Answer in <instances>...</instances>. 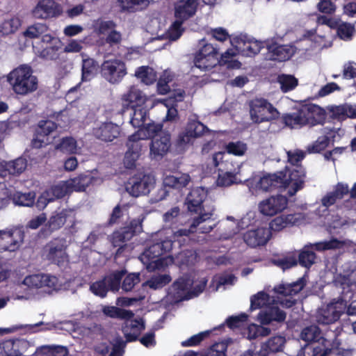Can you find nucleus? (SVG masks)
<instances>
[{
	"mask_svg": "<svg viewBox=\"0 0 356 356\" xmlns=\"http://www.w3.org/2000/svg\"><path fill=\"white\" fill-rule=\"evenodd\" d=\"M171 281L168 275H159L153 276L149 280L143 284V286H149L150 289L156 290L168 284Z\"/></svg>",
	"mask_w": 356,
	"mask_h": 356,
	"instance_id": "50",
	"label": "nucleus"
},
{
	"mask_svg": "<svg viewBox=\"0 0 356 356\" xmlns=\"http://www.w3.org/2000/svg\"><path fill=\"white\" fill-rule=\"evenodd\" d=\"M198 0H179L175 3V17L176 21L169 31V37L172 40H177L181 35L183 22L193 17L197 10Z\"/></svg>",
	"mask_w": 356,
	"mask_h": 356,
	"instance_id": "5",
	"label": "nucleus"
},
{
	"mask_svg": "<svg viewBox=\"0 0 356 356\" xmlns=\"http://www.w3.org/2000/svg\"><path fill=\"white\" fill-rule=\"evenodd\" d=\"M183 281H175L168 289V294L166 296L167 301L170 303H177L184 300H187L183 290L180 289L179 286Z\"/></svg>",
	"mask_w": 356,
	"mask_h": 356,
	"instance_id": "42",
	"label": "nucleus"
},
{
	"mask_svg": "<svg viewBox=\"0 0 356 356\" xmlns=\"http://www.w3.org/2000/svg\"><path fill=\"white\" fill-rule=\"evenodd\" d=\"M286 341V338L284 335H273L262 343L259 355L260 356H268L272 353L282 352Z\"/></svg>",
	"mask_w": 356,
	"mask_h": 356,
	"instance_id": "24",
	"label": "nucleus"
},
{
	"mask_svg": "<svg viewBox=\"0 0 356 356\" xmlns=\"http://www.w3.org/2000/svg\"><path fill=\"white\" fill-rule=\"evenodd\" d=\"M142 140H143L138 137L136 133L130 136L126 144L127 147L126 152L140 156L143 147Z\"/></svg>",
	"mask_w": 356,
	"mask_h": 356,
	"instance_id": "48",
	"label": "nucleus"
},
{
	"mask_svg": "<svg viewBox=\"0 0 356 356\" xmlns=\"http://www.w3.org/2000/svg\"><path fill=\"white\" fill-rule=\"evenodd\" d=\"M155 184L151 175H136L129 178L126 184V191L133 197L146 195L149 193Z\"/></svg>",
	"mask_w": 356,
	"mask_h": 356,
	"instance_id": "12",
	"label": "nucleus"
},
{
	"mask_svg": "<svg viewBox=\"0 0 356 356\" xmlns=\"http://www.w3.org/2000/svg\"><path fill=\"white\" fill-rule=\"evenodd\" d=\"M307 281L304 277H300L297 281L290 284L282 283L274 286L273 291L277 298L289 297L280 301V304L286 308L293 307L297 300L293 298L294 296L300 293L306 286Z\"/></svg>",
	"mask_w": 356,
	"mask_h": 356,
	"instance_id": "9",
	"label": "nucleus"
},
{
	"mask_svg": "<svg viewBox=\"0 0 356 356\" xmlns=\"http://www.w3.org/2000/svg\"><path fill=\"white\" fill-rule=\"evenodd\" d=\"M100 68L102 77L112 84L119 83L127 74L125 63L120 59L105 60Z\"/></svg>",
	"mask_w": 356,
	"mask_h": 356,
	"instance_id": "13",
	"label": "nucleus"
},
{
	"mask_svg": "<svg viewBox=\"0 0 356 356\" xmlns=\"http://www.w3.org/2000/svg\"><path fill=\"white\" fill-rule=\"evenodd\" d=\"M235 280L236 277L233 274L223 273L214 277L213 284L210 287H212L213 291H217L222 286L233 284Z\"/></svg>",
	"mask_w": 356,
	"mask_h": 356,
	"instance_id": "51",
	"label": "nucleus"
},
{
	"mask_svg": "<svg viewBox=\"0 0 356 356\" xmlns=\"http://www.w3.org/2000/svg\"><path fill=\"white\" fill-rule=\"evenodd\" d=\"M349 193L348 186L345 184L338 183L334 189L327 193L322 199L321 204L327 208L334 205L338 200H341Z\"/></svg>",
	"mask_w": 356,
	"mask_h": 356,
	"instance_id": "31",
	"label": "nucleus"
},
{
	"mask_svg": "<svg viewBox=\"0 0 356 356\" xmlns=\"http://www.w3.org/2000/svg\"><path fill=\"white\" fill-rule=\"evenodd\" d=\"M270 238V229L258 227L246 232V245L252 248L264 245Z\"/></svg>",
	"mask_w": 356,
	"mask_h": 356,
	"instance_id": "26",
	"label": "nucleus"
},
{
	"mask_svg": "<svg viewBox=\"0 0 356 356\" xmlns=\"http://www.w3.org/2000/svg\"><path fill=\"white\" fill-rule=\"evenodd\" d=\"M142 230V220L134 219L128 225L114 232L111 242L114 247H119L115 254L120 255L127 247V245H122V243L131 240L134 236L140 233Z\"/></svg>",
	"mask_w": 356,
	"mask_h": 356,
	"instance_id": "10",
	"label": "nucleus"
},
{
	"mask_svg": "<svg viewBox=\"0 0 356 356\" xmlns=\"http://www.w3.org/2000/svg\"><path fill=\"white\" fill-rule=\"evenodd\" d=\"M143 330H145V325L142 319H135L127 321L125 323V326L123 327V332L127 341H136L140 332Z\"/></svg>",
	"mask_w": 356,
	"mask_h": 356,
	"instance_id": "34",
	"label": "nucleus"
},
{
	"mask_svg": "<svg viewBox=\"0 0 356 356\" xmlns=\"http://www.w3.org/2000/svg\"><path fill=\"white\" fill-rule=\"evenodd\" d=\"M21 25L20 19L18 17H12L6 19L0 26V32L3 35H9L15 33Z\"/></svg>",
	"mask_w": 356,
	"mask_h": 356,
	"instance_id": "55",
	"label": "nucleus"
},
{
	"mask_svg": "<svg viewBox=\"0 0 356 356\" xmlns=\"http://www.w3.org/2000/svg\"><path fill=\"white\" fill-rule=\"evenodd\" d=\"M278 81L281 85V90L284 92L291 91L298 86V79L293 75H280Z\"/></svg>",
	"mask_w": 356,
	"mask_h": 356,
	"instance_id": "54",
	"label": "nucleus"
},
{
	"mask_svg": "<svg viewBox=\"0 0 356 356\" xmlns=\"http://www.w3.org/2000/svg\"><path fill=\"white\" fill-rule=\"evenodd\" d=\"M186 129L193 138L202 136L205 132L209 131L208 128L197 120H191L188 122Z\"/></svg>",
	"mask_w": 356,
	"mask_h": 356,
	"instance_id": "56",
	"label": "nucleus"
},
{
	"mask_svg": "<svg viewBox=\"0 0 356 356\" xmlns=\"http://www.w3.org/2000/svg\"><path fill=\"white\" fill-rule=\"evenodd\" d=\"M24 232L19 228L0 230V252H15L23 243Z\"/></svg>",
	"mask_w": 356,
	"mask_h": 356,
	"instance_id": "14",
	"label": "nucleus"
},
{
	"mask_svg": "<svg viewBox=\"0 0 356 356\" xmlns=\"http://www.w3.org/2000/svg\"><path fill=\"white\" fill-rule=\"evenodd\" d=\"M355 31V26L347 22H343L337 27L338 36L343 40H350Z\"/></svg>",
	"mask_w": 356,
	"mask_h": 356,
	"instance_id": "58",
	"label": "nucleus"
},
{
	"mask_svg": "<svg viewBox=\"0 0 356 356\" xmlns=\"http://www.w3.org/2000/svg\"><path fill=\"white\" fill-rule=\"evenodd\" d=\"M282 178L279 171L273 174H267L260 178L256 185V188L263 191H272L275 189H283Z\"/></svg>",
	"mask_w": 356,
	"mask_h": 356,
	"instance_id": "30",
	"label": "nucleus"
},
{
	"mask_svg": "<svg viewBox=\"0 0 356 356\" xmlns=\"http://www.w3.org/2000/svg\"><path fill=\"white\" fill-rule=\"evenodd\" d=\"M205 197L206 193L203 188H197L193 189L186 197V204L188 211L197 213L198 216H201L204 213H209L211 217L213 209H212L209 211H206L204 206L202 205Z\"/></svg>",
	"mask_w": 356,
	"mask_h": 356,
	"instance_id": "17",
	"label": "nucleus"
},
{
	"mask_svg": "<svg viewBox=\"0 0 356 356\" xmlns=\"http://www.w3.org/2000/svg\"><path fill=\"white\" fill-rule=\"evenodd\" d=\"M191 181L188 174L166 176L163 179L165 186L170 188H181L186 186Z\"/></svg>",
	"mask_w": 356,
	"mask_h": 356,
	"instance_id": "38",
	"label": "nucleus"
},
{
	"mask_svg": "<svg viewBox=\"0 0 356 356\" xmlns=\"http://www.w3.org/2000/svg\"><path fill=\"white\" fill-rule=\"evenodd\" d=\"M237 173L231 172L220 173L217 179V185L220 186H229L232 184L237 183Z\"/></svg>",
	"mask_w": 356,
	"mask_h": 356,
	"instance_id": "61",
	"label": "nucleus"
},
{
	"mask_svg": "<svg viewBox=\"0 0 356 356\" xmlns=\"http://www.w3.org/2000/svg\"><path fill=\"white\" fill-rule=\"evenodd\" d=\"M264 325L250 324L246 327L249 339H254L259 337H266L270 334V329L264 326Z\"/></svg>",
	"mask_w": 356,
	"mask_h": 356,
	"instance_id": "49",
	"label": "nucleus"
},
{
	"mask_svg": "<svg viewBox=\"0 0 356 356\" xmlns=\"http://www.w3.org/2000/svg\"><path fill=\"white\" fill-rule=\"evenodd\" d=\"M250 115L254 123H261L276 120L280 112L267 99L257 98L250 102Z\"/></svg>",
	"mask_w": 356,
	"mask_h": 356,
	"instance_id": "6",
	"label": "nucleus"
},
{
	"mask_svg": "<svg viewBox=\"0 0 356 356\" xmlns=\"http://www.w3.org/2000/svg\"><path fill=\"white\" fill-rule=\"evenodd\" d=\"M300 337L307 342L300 351L302 356H326L330 352V349L324 344L326 339L321 336V331L317 325L306 327L301 332Z\"/></svg>",
	"mask_w": 356,
	"mask_h": 356,
	"instance_id": "4",
	"label": "nucleus"
},
{
	"mask_svg": "<svg viewBox=\"0 0 356 356\" xmlns=\"http://www.w3.org/2000/svg\"><path fill=\"white\" fill-rule=\"evenodd\" d=\"M36 19H47L59 13L58 5L53 0H41L32 11Z\"/></svg>",
	"mask_w": 356,
	"mask_h": 356,
	"instance_id": "25",
	"label": "nucleus"
},
{
	"mask_svg": "<svg viewBox=\"0 0 356 356\" xmlns=\"http://www.w3.org/2000/svg\"><path fill=\"white\" fill-rule=\"evenodd\" d=\"M346 309V300L342 298L333 300L329 304L318 310L317 321L318 323L329 325L337 321Z\"/></svg>",
	"mask_w": 356,
	"mask_h": 356,
	"instance_id": "11",
	"label": "nucleus"
},
{
	"mask_svg": "<svg viewBox=\"0 0 356 356\" xmlns=\"http://www.w3.org/2000/svg\"><path fill=\"white\" fill-rule=\"evenodd\" d=\"M18 345L11 341L0 343V356H19L21 353L16 349Z\"/></svg>",
	"mask_w": 356,
	"mask_h": 356,
	"instance_id": "59",
	"label": "nucleus"
},
{
	"mask_svg": "<svg viewBox=\"0 0 356 356\" xmlns=\"http://www.w3.org/2000/svg\"><path fill=\"white\" fill-rule=\"evenodd\" d=\"M66 240L63 238H56L49 242L44 248L46 258L51 262L60 265L66 261Z\"/></svg>",
	"mask_w": 356,
	"mask_h": 356,
	"instance_id": "15",
	"label": "nucleus"
},
{
	"mask_svg": "<svg viewBox=\"0 0 356 356\" xmlns=\"http://www.w3.org/2000/svg\"><path fill=\"white\" fill-rule=\"evenodd\" d=\"M170 145V134L161 132L153 138L150 145V152L154 156H163L168 151Z\"/></svg>",
	"mask_w": 356,
	"mask_h": 356,
	"instance_id": "28",
	"label": "nucleus"
},
{
	"mask_svg": "<svg viewBox=\"0 0 356 356\" xmlns=\"http://www.w3.org/2000/svg\"><path fill=\"white\" fill-rule=\"evenodd\" d=\"M98 63L93 58H86L82 60V80H90L97 72Z\"/></svg>",
	"mask_w": 356,
	"mask_h": 356,
	"instance_id": "41",
	"label": "nucleus"
},
{
	"mask_svg": "<svg viewBox=\"0 0 356 356\" xmlns=\"http://www.w3.org/2000/svg\"><path fill=\"white\" fill-rule=\"evenodd\" d=\"M162 126L161 124H156L154 123H147L140 129H138L136 134L143 140L147 139L151 137H154L161 131Z\"/></svg>",
	"mask_w": 356,
	"mask_h": 356,
	"instance_id": "44",
	"label": "nucleus"
},
{
	"mask_svg": "<svg viewBox=\"0 0 356 356\" xmlns=\"http://www.w3.org/2000/svg\"><path fill=\"white\" fill-rule=\"evenodd\" d=\"M316 255L315 252L309 248H304L298 254V264L301 266L309 268L314 263Z\"/></svg>",
	"mask_w": 356,
	"mask_h": 356,
	"instance_id": "52",
	"label": "nucleus"
},
{
	"mask_svg": "<svg viewBox=\"0 0 356 356\" xmlns=\"http://www.w3.org/2000/svg\"><path fill=\"white\" fill-rule=\"evenodd\" d=\"M22 284L29 289H40L44 286L56 289L58 279L55 276L47 274H34L26 276Z\"/></svg>",
	"mask_w": 356,
	"mask_h": 356,
	"instance_id": "21",
	"label": "nucleus"
},
{
	"mask_svg": "<svg viewBox=\"0 0 356 356\" xmlns=\"http://www.w3.org/2000/svg\"><path fill=\"white\" fill-rule=\"evenodd\" d=\"M234 53L231 50H227L224 54H222L220 59L216 57H203L195 56L194 58V64L197 68L200 70L207 71L212 69L218 64L222 65L226 63L225 58L227 57L228 55H233Z\"/></svg>",
	"mask_w": 356,
	"mask_h": 356,
	"instance_id": "29",
	"label": "nucleus"
},
{
	"mask_svg": "<svg viewBox=\"0 0 356 356\" xmlns=\"http://www.w3.org/2000/svg\"><path fill=\"white\" fill-rule=\"evenodd\" d=\"M126 273L125 270H115L92 283L90 289L94 294L101 298L106 297L109 291L117 292L120 289L121 280Z\"/></svg>",
	"mask_w": 356,
	"mask_h": 356,
	"instance_id": "8",
	"label": "nucleus"
},
{
	"mask_svg": "<svg viewBox=\"0 0 356 356\" xmlns=\"http://www.w3.org/2000/svg\"><path fill=\"white\" fill-rule=\"evenodd\" d=\"M7 81L18 95H26L38 89V79L33 75L31 67L26 65H22L11 71L7 76Z\"/></svg>",
	"mask_w": 356,
	"mask_h": 356,
	"instance_id": "3",
	"label": "nucleus"
},
{
	"mask_svg": "<svg viewBox=\"0 0 356 356\" xmlns=\"http://www.w3.org/2000/svg\"><path fill=\"white\" fill-rule=\"evenodd\" d=\"M306 118V125L314 127L323 124L327 116L332 121L343 122L348 118H356V104H342L340 105H330L325 111L321 106L308 104L302 105Z\"/></svg>",
	"mask_w": 356,
	"mask_h": 356,
	"instance_id": "1",
	"label": "nucleus"
},
{
	"mask_svg": "<svg viewBox=\"0 0 356 356\" xmlns=\"http://www.w3.org/2000/svg\"><path fill=\"white\" fill-rule=\"evenodd\" d=\"M122 100L123 106H128L133 104L131 107L134 108L135 106H139L143 104L145 102L146 97L139 89L132 86L127 93L122 95Z\"/></svg>",
	"mask_w": 356,
	"mask_h": 356,
	"instance_id": "35",
	"label": "nucleus"
},
{
	"mask_svg": "<svg viewBox=\"0 0 356 356\" xmlns=\"http://www.w3.org/2000/svg\"><path fill=\"white\" fill-rule=\"evenodd\" d=\"M275 302L274 297H271L269 294L264 291L258 292L250 299L251 310L266 307Z\"/></svg>",
	"mask_w": 356,
	"mask_h": 356,
	"instance_id": "37",
	"label": "nucleus"
},
{
	"mask_svg": "<svg viewBox=\"0 0 356 356\" xmlns=\"http://www.w3.org/2000/svg\"><path fill=\"white\" fill-rule=\"evenodd\" d=\"M273 263L285 270L297 266L298 259L296 253H290L282 257L273 259Z\"/></svg>",
	"mask_w": 356,
	"mask_h": 356,
	"instance_id": "46",
	"label": "nucleus"
},
{
	"mask_svg": "<svg viewBox=\"0 0 356 356\" xmlns=\"http://www.w3.org/2000/svg\"><path fill=\"white\" fill-rule=\"evenodd\" d=\"M257 318L261 325H269L273 322L280 323L285 321L286 314L278 306L271 303L259 312Z\"/></svg>",
	"mask_w": 356,
	"mask_h": 356,
	"instance_id": "19",
	"label": "nucleus"
},
{
	"mask_svg": "<svg viewBox=\"0 0 356 356\" xmlns=\"http://www.w3.org/2000/svg\"><path fill=\"white\" fill-rule=\"evenodd\" d=\"M93 177L90 175H80L71 179L68 185L76 191H83L92 181Z\"/></svg>",
	"mask_w": 356,
	"mask_h": 356,
	"instance_id": "43",
	"label": "nucleus"
},
{
	"mask_svg": "<svg viewBox=\"0 0 356 356\" xmlns=\"http://www.w3.org/2000/svg\"><path fill=\"white\" fill-rule=\"evenodd\" d=\"M288 204V199L282 195L271 196L259 204L260 212L265 216H274L284 211Z\"/></svg>",
	"mask_w": 356,
	"mask_h": 356,
	"instance_id": "16",
	"label": "nucleus"
},
{
	"mask_svg": "<svg viewBox=\"0 0 356 356\" xmlns=\"http://www.w3.org/2000/svg\"><path fill=\"white\" fill-rule=\"evenodd\" d=\"M132 108L134 110V113L130 122L134 127H138L140 129L145 124V122L147 120V111L146 109L140 107Z\"/></svg>",
	"mask_w": 356,
	"mask_h": 356,
	"instance_id": "53",
	"label": "nucleus"
},
{
	"mask_svg": "<svg viewBox=\"0 0 356 356\" xmlns=\"http://www.w3.org/2000/svg\"><path fill=\"white\" fill-rule=\"evenodd\" d=\"M135 76L146 85L152 84L156 80V72L148 66L140 67L136 71Z\"/></svg>",
	"mask_w": 356,
	"mask_h": 356,
	"instance_id": "45",
	"label": "nucleus"
},
{
	"mask_svg": "<svg viewBox=\"0 0 356 356\" xmlns=\"http://www.w3.org/2000/svg\"><path fill=\"white\" fill-rule=\"evenodd\" d=\"M282 122L290 128H298L306 126V118L302 106L296 112L286 113L282 117Z\"/></svg>",
	"mask_w": 356,
	"mask_h": 356,
	"instance_id": "33",
	"label": "nucleus"
},
{
	"mask_svg": "<svg viewBox=\"0 0 356 356\" xmlns=\"http://www.w3.org/2000/svg\"><path fill=\"white\" fill-rule=\"evenodd\" d=\"M35 354L41 356H67L68 350L63 346H43L36 349Z\"/></svg>",
	"mask_w": 356,
	"mask_h": 356,
	"instance_id": "40",
	"label": "nucleus"
},
{
	"mask_svg": "<svg viewBox=\"0 0 356 356\" xmlns=\"http://www.w3.org/2000/svg\"><path fill=\"white\" fill-rule=\"evenodd\" d=\"M140 277L139 273H133L127 275L122 282V289L125 292L131 291L134 286L140 282Z\"/></svg>",
	"mask_w": 356,
	"mask_h": 356,
	"instance_id": "57",
	"label": "nucleus"
},
{
	"mask_svg": "<svg viewBox=\"0 0 356 356\" xmlns=\"http://www.w3.org/2000/svg\"><path fill=\"white\" fill-rule=\"evenodd\" d=\"M57 126L51 120H41L38 124L35 137L32 140V146L35 148H41L51 143L48 136L53 132Z\"/></svg>",
	"mask_w": 356,
	"mask_h": 356,
	"instance_id": "18",
	"label": "nucleus"
},
{
	"mask_svg": "<svg viewBox=\"0 0 356 356\" xmlns=\"http://www.w3.org/2000/svg\"><path fill=\"white\" fill-rule=\"evenodd\" d=\"M172 240L165 239L149 246L140 257V261L149 271L161 270L173 263L171 256L160 257L163 254L170 252L172 248Z\"/></svg>",
	"mask_w": 356,
	"mask_h": 356,
	"instance_id": "2",
	"label": "nucleus"
},
{
	"mask_svg": "<svg viewBox=\"0 0 356 356\" xmlns=\"http://www.w3.org/2000/svg\"><path fill=\"white\" fill-rule=\"evenodd\" d=\"M279 174L283 183L282 188L286 189L291 185L289 190V195H295L298 191L305 186L306 172L302 165H296L292 169L286 167L283 170L279 171Z\"/></svg>",
	"mask_w": 356,
	"mask_h": 356,
	"instance_id": "7",
	"label": "nucleus"
},
{
	"mask_svg": "<svg viewBox=\"0 0 356 356\" xmlns=\"http://www.w3.org/2000/svg\"><path fill=\"white\" fill-rule=\"evenodd\" d=\"M70 212V211L67 209H63L60 211L53 213L45 225V227L40 231L39 234L43 237H47L53 232L60 229L65 225Z\"/></svg>",
	"mask_w": 356,
	"mask_h": 356,
	"instance_id": "22",
	"label": "nucleus"
},
{
	"mask_svg": "<svg viewBox=\"0 0 356 356\" xmlns=\"http://www.w3.org/2000/svg\"><path fill=\"white\" fill-rule=\"evenodd\" d=\"M177 257L182 264L191 266L197 261V254L193 250H185L181 252Z\"/></svg>",
	"mask_w": 356,
	"mask_h": 356,
	"instance_id": "62",
	"label": "nucleus"
},
{
	"mask_svg": "<svg viewBox=\"0 0 356 356\" xmlns=\"http://www.w3.org/2000/svg\"><path fill=\"white\" fill-rule=\"evenodd\" d=\"M330 143V138L329 136L326 135L321 136L316 141L307 147V152L309 154L321 153L328 147Z\"/></svg>",
	"mask_w": 356,
	"mask_h": 356,
	"instance_id": "47",
	"label": "nucleus"
},
{
	"mask_svg": "<svg viewBox=\"0 0 356 356\" xmlns=\"http://www.w3.org/2000/svg\"><path fill=\"white\" fill-rule=\"evenodd\" d=\"M296 51V48L293 45L273 43L268 46L269 59L278 62L289 60L295 54Z\"/></svg>",
	"mask_w": 356,
	"mask_h": 356,
	"instance_id": "23",
	"label": "nucleus"
},
{
	"mask_svg": "<svg viewBox=\"0 0 356 356\" xmlns=\"http://www.w3.org/2000/svg\"><path fill=\"white\" fill-rule=\"evenodd\" d=\"M104 315L111 318H115L123 320H130L134 317V314L124 309L119 308L114 306H105L102 309Z\"/></svg>",
	"mask_w": 356,
	"mask_h": 356,
	"instance_id": "39",
	"label": "nucleus"
},
{
	"mask_svg": "<svg viewBox=\"0 0 356 356\" xmlns=\"http://www.w3.org/2000/svg\"><path fill=\"white\" fill-rule=\"evenodd\" d=\"M210 218L211 215L209 213H204L201 216H197L194 218L188 229L184 228L177 230L173 234L174 237L178 238L184 236H188L190 234L196 232L197 227Z\"/></svg>",
	"mask_w": 356,
	"mask_h": 356,
	"instance_id": "36",
	"label": "nucleus"
},
{
	"mask_svg": "<svg viewBox=\"0 0 356 356\" xmlns=\"http://www.w3.org/2000/svg\"><path fill=\"white\" fill-rule=\"evenodd\" d=\"M95 136L104 141H112L120 134V127L112 122L102 124L94 131Z\"/></svg>",
	"mask_w": 356,
	"mask_h": 356,
	"instance_id": "32",
	"label": "nucleus"
},
{
	"mask_svg": "<svg viewBox=\"0 0 356 356\" xmlns=\"http://www.w3.org/2000/svg\"><path fill=\"white\" fill-rule=\"evenodd\" d=\"M246 56H254L258 54L264 47V44L261 41L253 40L246 35Z\"/></svg>",
	"mask_w": 356,
	"mask_h": 356,
	"instance_id": "64",
	"label": "nucleus"
},
{
	"mask_svg": "<svg viewBox=\"0 0 356 356\" xmlns=\"http://www.w3.org/2000/svg\"><path fill=\"white\" fill-rule=\"evenodd\" d=\"M304 220L300 213L280 215L274 218L269 223V229L273 232H280L284 228L299 225Z\"/></svg>",
	"mask_w": 356,
	"mask_h": 356,
	"instance_id": "20",
	"label": "nucleus"
},
{
	"mask_svg": "<svg viewBox=\"0 0 356 356\" xmlns=\"http://www.w3.org/2000/svg\"><path fill=\"white\" fill-rule=\"evenodd\" d=\"M35 200L34 193H17L14 197L16 204L22 206L30 207L33 205Z\"/></svg>",
	"mask_w": 356,
	"mask_h": 356,
	"instance_id": "63",
	"label": "nucleus"
},
{
	"mask_svg": "<svg viewBox=\"0 0 356 356\" xmlns=\"http://www.w3.org/2000/svg\"><path fill=\"white\" fill-rule=\"evenodd\" d=\"M27 167L26 159L19 157L10 161H3L0 163V176L19 175Z\"/></svg>",
	"mask_w": 356,
	"mask_h": 356,
	"instance_id": "27",
	"label": "nucleus"
},
{
	"mask_svg": "<svg viewBox=\"0 0 356 356\" xmlns=\"http://www.w3.org/2000/svg\"><path fill=\"white\" fill-rule=\"evenodd\" d=\"M341 246L342 242L337 238H332L330 241L318 242L314 244V247L317 251L335 250L340 248Z\"/></svg>",
	"mask_w": 356,
	"mask_h": 356,
	"instance_id": "60",
	"label": "nucleus"
}]
</instances>
